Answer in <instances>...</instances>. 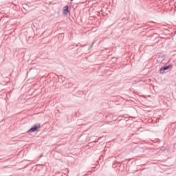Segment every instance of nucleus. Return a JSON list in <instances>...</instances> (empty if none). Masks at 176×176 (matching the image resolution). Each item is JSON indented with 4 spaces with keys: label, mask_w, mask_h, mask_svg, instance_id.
I'll return each instance as SVG.
<instances>
[{
    "label": "nucleus",
    "mask_w": 176,
    "mask_h": 176,
    "mask_svg": "<svg viewBox=\"0 0 176 176\" xmlns=\"http://www.w3.org/2000/svg\"><path fill=\"white\" fill-rule=\"evenodd\" d=\"M38 129H41V124H36L34 125L29 131L28 133H34V131H38Z\"/></svg>",
    "instance_id": "obj_1"
},
{
    "label": "nucleus",
    "mask_w": 176,
    "mask_h": 176,
    "mask_svg": "<svg viewBox=\"0 0 176 176\" xmlns=\"http://www.w3.org/2000/svg\"><path fill=\"white\" fill-rule=\"evenodd\" d=\"M170 67V65L162 67L160 71V74H164V71H167Z\"/></svg>",
    "instance_id": "obj_2"
},
{
    "label": "nucleus",
    "mask_w": 176,
    "mask_h": 176,
    "mask_svg": "<svg viewBox=\"0 0 176 176\" xmlns=\"http://www.w3.org/2000/svg\"><path fill=\"white\" fill-rule=\"evenodd\" d=\"M157 63H159L160 64H161V63H163V61H164V56H159L157 58Z\"/></svg>",
    "instance_id": "obj_3"
},
{
    "label": "nucleus",
    "mask_w": 176,
    "mask_h": 176,
    "mask_svg": "<svg viewBox=\"0 0 176 176\" xmlns=\"http://www.w3.org/2000/svg\"><path fill=\"white\" fill-rule=\"evenodd\" d=\"M69 11L68 10V6H66L63 8V13H65V14H66V13H69Z\"/></svg>",
    "instance_id": "obj_4"
},
{
    "label": "nucleus",
    "mask_w": 176,
    "mask_h": 176,
    "mask_svg": "<svg viewBox=\"0 0 176 176\" xmlns=\"http://www.w3.org/2000/svg\"><path fill=\"white\" fill-rule=\"evenodd\" d=\"M71 1H74V0H71Z\"/></svg>",
    "instance_id": "obj_5"
}]
</instances>
